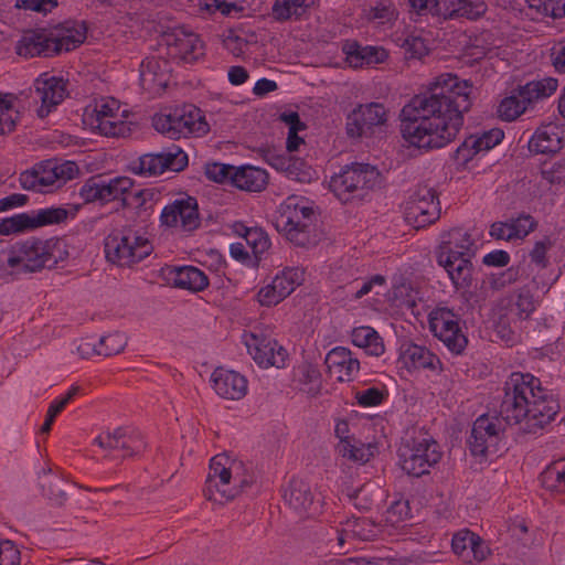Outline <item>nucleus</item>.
Listing matches in <instances>:
<instances>
[{
    "mask_svg": "<svg viewBox=\"0 0 565 565\" xmlns=\"http://www.w3.org/2000/svg\"><path fill=\"white\" fill-rule=\"evenodd\" d=\"M78 194L83 199L84 204L97 201L102 203L100 174L89 177L81 186Z\"/></svg>",
    "mask_w": 565,
    "mask_h": 565,
    "instance_id": "obj_52",
    "label": "nucleus"
},
{
    "mask_svg": "<svg viewBox=\"0 0 565 565\" xmlns=\"http://www.w3.org/2000/svg\"><path fill=\"white\" fill-rule=\"evenodd\" d=\"M33 228L32 217L28 213L15 214L11 217L3 218L0 222V235H10Z\"/></svg>",
    "mask_w": 565,
    "mask_h": 565,
    "instance_id": "obj_41",
    "label": "nucleus"
},
{
    "mask_svg": "<svg viewBox=\"0 0 565 565\" xmlns=\"http://www.w3.org/2000/svg\"><path fill=\"white\" fill-rule=\"evenodd\" d=\"M382 174L375 166L352 162L344 166L338 174L331 177L329 186L343 203L364 196L381 186Z\"/></svg>",
    "mask_w": 565,
    "mask_h": 565,
    "instance_id": "obj_4",
    "label": "nucleus"
},
{
    "mask_svg": "<svg viewBox=\"0 0 565 565\" xmlns=\"http://www.w3.org/2000/svg\"><path fill=\"white\" fill-rule=\"evenodd\" d=\"M535 391L543 392L540 379L530 373L513 372L505 382L504 396L499 414L508 425H518L527 420L530 398Z\"/></svg>",
    "mask_w": 565,
    "mask_h": 565,
    "instance_id": "obj_3",
    "label": "nucleus"
},
{
    "mask_svg": "<svg viewBox=\"0 0 565 565\" xmlns=\"http://www.w3.org/2000/svg\"><path fill=\"white\" fill-rule=\"evenodd\" d=\"M355 108L361 110L360 114L363 117V124L367 125L372 132L374 127L382 126L387 120L386 110L380 103L361 104Z\"/></svg>",
    "mask_w": 565,
    "mask_h": 565,
    "instance_id": "obj_40",
    "label": "nucleus"
},
{
    "mask_svg": "<svg viewBox=\"0 0 565 565\" xmlns=\"http://www.w3.org/2000/svg\"><path fill=\"white\" fill-rule=\"evenodd\" d=\"M47 239L29 237L14 243L9 250L8 265L18 273H38L46 269Z\"/></svg>",
    "mask_w": 565,
    "mask_h": 565,
    "instance_id": "obj_9",
    "label": "nucleus"
},
{
    "mask_svg": "<svg viewBox=\"0 0 565 565\" xmlns=\"http://www.w3.org/2000/svg\"><path fill=\"white\" fill-rule=\"evenodd\" d=\"M63 486V479L60 476L52 473L51 469H44L42 471V475L40 476V487L43 495L46 497L53 505H64L67 495Z\"/></svg>",
    "mask_w": 565,
    "mask_h": 565,
    "instance_id": "obj_29",
    "label": "nucleus"
},
{
    "mask_svg": "<svg viewBox=\"0 0 565 565\" xmlns=\"http://www.w3.org/2000/svg\"><path fill=\"white\" fill-rule=\"evenodd\" d=\"M436 253L437 263L448 273L457 289L469 288L472 284L473 266L470 258L475 255V242L470 234L461 228L448 232Z\"/></svg>",
    "mask_w": 565,
    "mask_h": 565,
    "instance_id": "obj_2",
    "label": "nucleus"
},
{
    "mask_svg": "<svg viewBox=\"0 0 565 565\" xmlns=\"http://www.w3.org/2000/svg\"><path fill=\"white\" fill-rule=\"evenodd\" d=\"M360 113V109L354 108L347 117L345 129L350 138L369 137L372 135L369 126L363 124V117Z\"/></svg>",
    "mask_w": 565,
    "mask_h": 565,
    "instance_id": "obj_50",
    "label": "nucleus"
},
{
    "mask_svg": "<svg viewBox=\"0 0 565 565\" xmlns=\"http://www.w3.org/2000/svg\"><path fill=\"white\" fill-rule=\"evenodd\" d=\"M402 359L408 370L435 369V354L422 345L407 344L402 351Z\"/></svg>",
    "mask_w": 565,
    "mask_h": 565,
    "instance_id": "obj_31",
    "label": "nucleus"
},
{
    "mask_svg": "<svg viewBox=\"0 0 565 565\" xmlns=\"http://www.w3.org/2000/svg\"><path fill=\"white\" fill-rule=\"evenodd\" d=\"M471 87L468 81L445 73L415 95L401 111V134L412 146L420 149L443 148L452 141L469 111Z\"/></svg>",
    "mask_w": 565,
    "mask_h": 565,
    "instance_id": "obj_1",
    "label": "nucleus"
},
{
    "mask_svg": "<svg viewBox=\"0 0 565 565\" xmlns=\"http://www.w3.org/2000/svg\"><path fill=\"white\" fill-rule=\"evenodd\" d=\"M286 177L299 182H307L311 179V168L307 162L298 157L291 156L290 162L285 167Z\"/></svg>",
    "mask_w": 565,
    "mask_h": 565,
    "instance_id": "obj_48",
    "label": "nucleus"
},
{
    "mask_svg": "<svg viewBox=\"0 0 565 565\" xmlns=\"http://www.w3.org/2000/svg\"><path fill=\"white\" fill-rule=\"evenodd\" d=\"M351 338L355 347L364 349L370 355L380 356L385 351L383 339L372 327L362 326L354 328L351 332Z\"/></svg>",
    "mask_w": 565,
    "mask_h": 565,
    "instance_id": "obj_26",
    "label": "nucleus"
},
{
    "mask_svg": "<svg viewBox=\"0 0 565 565\" xmlns=\"http://www.w3.org/2000/svg\"><path fill=\"white\" fill-rule=\"evenodd\" d=\"M96 128L106 137H125L130 129L122 121H113L110 117L96 118Z\"/></svg>",
    "mask_w": 565,
    "mask_h": 565,
    "instance_id": "obj_53",
    "label": "nucleus"
},
{
    "mask_svg": "<svg viewBox=\"0 0 565 565\" xmlns=\"http://www.w3.org/2000/svg\"><path fill=\"white\" fill-rule=\"evenodd\" d=\"M19 113L13 109L12 103L0 107V135H7L15 129Z\"/></svg>",
    "mask_w": 565,
    "mask_h": 565,
    "instance_id": "obj_59",
    "label": "nucleus"
},
{
    "mask_svg": "<svg viewBox=\"0 0 565 565\" xmlns=\"http://www.w3.org/2000/svg\"><path fill=\"white\" fill-rule=\"evenodd\" d=\"M475 540H479V535L468 529L457 532L451 540L454 553L468 558L470 555V547L473 545Z\"/></svg>",
    "mask_w": 565,
    "mask_h": 565,
    "instance_id": "obj_46",
    "label": "nucleus"
},
{
    "mask_svg": "<svg viewBox=\"0 0 565 565\" xmlns=\"http://www.w3.org/2000/svg\"><path fill=\"white\" fill-rule=\"evenodd\" d=\"M17 7L40 12L45 15L57 7V0H17Z\"/></svg>",
    "mask_w": 565,
    "mask_h": 565,
    "instance_id": "obj_60",
    "label": "nucleus"
},
{
    "mask_svg": "<svg viewBox=\"0 0 565 565\" xmlns=\"http://www.w3.org/2000/svg\"><path fill=\"white\" fill-rule=\"evenodd\" d=\"M405 54L409 58H422L428 53L425 40L419 36H407L402 43Z\"/></svg>",
    "mask_w": 565,
    "mask_h": 565,
    "instance_id": "obj_57",
    "label": "nucleus"
},
{
    "mask_svg": "<svg viewBox=\"0 0 565 565\" xmlns=\"http://www.w3.org/2000/svg\"><path fill=\"white\" fill-rule=\"evenodd\" d=\"M188 154L172 143L156 153H146L134 162L131 170L139 175H159L166 171L180 172L188 167Z\"/></svg>",
    "mask_w": 565,
    "mask_h": 565,
    "instance_id": "obj_8",
    "label": "nucleus"
},
{
    "mask_svg": "<svg viewBox=\"0 0 565 565\" xmlns=\"http://www.w3.org/2000/svg\"><path fill=\"white\" fill-rule=\"evenodd\" d=\"M287 239L296 246L306 248L315 244L310 236L309 224L300 221H296L294 227L288 228Z\"/></svg>",
    "mask_w": 565,
    "mask_h": 565,
    "instance_id": "obj_51",
    "label": "nucleus"
},
{
    "mask_svg": "<svg viewBox=\"0 0 565 565\" xmlns=\"http://www.w3.org/2000/svg\"><path fill=\"white\" fill-rule=\"evenodd\" d=\"M226 460V454H218L214 456L210 461V472L205 481V489H204V495L210 501H217L218 498L212 491V487L216 488V491L220 494V499L225 500H233L239 494L238 490L235 489H220V486L216 481V476L221 473L222 468H225L224 466H220V460Z\"/></svg>",
    "mask_w": 565,
    "mask_h": 565,
    "instance_id": "obj_27",
    "label": "nucleus"
},
{
    "mask_svg": "<svg viewBox=\"0 0 565 565\" xmlns=\"http://www.w3.org/2000/svg\"><path fill=\"white\" fill-rule=\"evenodd\" d=\"M46 269H53L58 263L64 262L68 257V252L61 238L52 237L47 239Z\"/></svg>",
    "mask_w": 565,
    "mask_h": 565,
    "instance_id": "obj_47",
    "label": "nucleus"
},
{
    "mask_svg": "<svg viewBox=\"0 0 565 565\" xmlns=\"http://www.w3.org/2000/svg\"><path fill=\"white\" fill-rule=\"evenodd\" d=\"M271 17L278 22H285L292 18L300 20L294 0H276L271 7Z\"/></svg>",
    "mask_w": 565,
    "mask_h": 565,
    "instance_id": "obj_54",
    "label": "nucleus"
},
{
    "mask_svg": "<svg viewBox=\"0 0 565 565\" xmlns=\"http://www.w3.org/2000/svg\"><path fill=\"white\" fill-rule=\"evenodd\" d=\"M167 61H159L156 57H146L140 63V83L151 88L153 86H166V66Z\"/></svg>",
    "mask_w": 565,
    "mask_h": 565,
    "instance_id": "obj_28",
    "label": "nucleus"
},
{
    "mask_svg": "<svg viewBox=\"0 0 565 565\" xmlns=\"http://www.w3.org/2000/svg\"><path fill=\"white\" fill-rule=\"evenodd\" d=\"M267 183L268 173L253 166L236 167L232 174V185L243 191L260 192Z\"/></svg>",
    "mask_w": 565,
    "mask_h": 565,
    "instance_id": "obj_23",
    "label": "nucleus"
},
{
    "mask_svg": "<svg viewBox=\"0 0 565 565\" xmlns=\"http://www.w3.org/2000/svg\"><path fill=\"white\" fill-rule=\"evenodd\" d=\"M558 412L559 404L546 394L545 388H543V392L535 391V397L530 398L527 420L522 427L523 433L536 434L554 420Z\"/></svg>",
    "mask_w": 565,
    "mask_h": 565,
    "instance_id": "obj_13",
    "label": "nucleus"
},
{
    "mask_svg": "<svg viewBox=\"0 0 565 565\" xmlns=\"http://www.w3.org/2000/svg\"><path fill=\"white\" fill-rule=\"evenodd\" d=\"M20 551L13 542L6 540L1 542L0 565H19Z\"/></svg>",
    "mask_w": 565,
    "mask_h": 565,
    "instance_id": "obj_61",
    "label": "nucleus"
},
{
    "mask_svg": "<svg viewBox=\"0 0 565 565\" xmlns=\"http://www.w3.org/2000/svg\"><path fill=\"white\" fill-rule=\"evenodd\" d=\"M67 83L63 77L43 73L34 81V89L41 102L57 106L67 95Z\"/></svg>",
    "mask_w": 565,
    "mask_h": 565,
    "instance_id": "obj_22",
    "label": "nucleus"
},
{
    "mask_svg": "<svg viewBox=\"0 0 565 565\" xmlns=\"http://www.w3.org/2000/svg\"><path fill=\"white\" fill-rule=\"evenodd\" d=\"M38 171L41 173V186L53 185L57 180H72L79 173L76 162H61L58 159L41 161L38 163Z\"/></svg>",
    "mask_w": 565,
    "mask_h": 565,
    "instance_id": "obj_21",
    "label": "nucleus"
},
{
    "mask_svg": "<svg viewBox=\"0 0 565 565\" xmlns=\"http://www.w3.org/2000/svg\"><path fill=\"white\" fill-rule=\"evenodd\" d=\"M203 44L199 39V35L186 31L184 35H182L181 42L177 49V54L184 62H195L200 55L203 54Z\"/></svg>",
    "mask_w": 565,
    "mask_h": 565,
    "instance_id": "obj_38",
    "label": "nucleus"
},
{
    "mask_svg": "<svg viewBox=\"0 0 565 565\" xmlns=\"http://www.w3.org/2000/svg\"><path fill=\"white\" fill-rule=\"evenodd\" d=\"M298 381L305 386L302 391L309 396L316 397L320 394L322 387L321 373L316 365L308 362L299 365Z\"/></svg>",
    "mask_w": 565,
    "mask_h": 565,
    "instance_id": "obj_34",
    "label": "nucleus"
},
{
    "mask_svg": "<svg viewBox=\"0 0 565 565\" xmlns=\"http://www.w3.org/2000/svg\"><path fill=\"white\" fill-rule=\"evenodd\" d=\"M430 330L456 354L462 353L468 344L467 337L459 327L457 315L448 308L437 309L429 320Z\"/></svg>",
    "mask_w": 565,
    "mask_h": 565,
    "instance_id": "obj_11",
    "label": "nucleus"
},
{
    "mask_svg": "<svg viewBox=\"0 0 565 565\" xmlns=\"http://www.w3.org/2000/svg\"><path fill=\"white\" fill-rule=\"evenodd\" d=\"M107 439L115 440L116 443H122L126 441L125 439H128V443L132 446H141V435L135 430L129 429L127 427H117L114 430L107 429Z\"/></svg>",
    "mask_w": 565,
    "mask_h": 565,
    "instance_id": "obj_58",
    "label": "nucleus"
},
{
    "mask_svg": "<svg viewBox=\"0 0 565 565\" xmlns=\"http://www.w3.org/2000/svg\"><path fill=\"white\" fill-rule=\"evenodd\" d=\"M213 388L226 399H241L247 392L246 379L235 371L217 367L212 373Z\"/></svg>",
    "mask_w": 565,
    "mask_h": 565,
    "instance_id": "obj_17",
    "label": "nucleus"
},
{
    "mask_svg": "<svg viewBox=\"0 0 565 565\" xmlns=\"http://www.w3.org/2000/svg\"><path fill=\"white\" fill-rule=\"evenodd\" d=\"M354 439L351 438L350 440H342L337 446V451L343 457L348 458L352 461H360L365 462L367 461V455L363 447L355 446L352 441Z\"/></svg>",
    "mask_w": 565,
    "mask_h": 565,
    "instance_id": "obj_56",
    "label": "nucleus"
},
{
    "mask_svg": "<svg viewBox=\"0 0 565 565\" xmlns=\"http://www.w3.org/2000/svg\"><path fill=\"white\" fill-rule=\"evenodd\" d=\"M408 2L418 14L430 13L444 19L477 20L487 11L483 0H408Z\"/></svg>",
    "mask_w": 565,
    "mask_h": 565,
    "instance_id": "obj_6",
    "label": "nucleus"
},
{
    "mask_svg": "<svg viewBox=\"0 0 565 565\" xmlns=\"http://www.w3.org/2000/svg\"><path fill=\"white\" fill-rule=\"evenodd\" d=\"M105 255L108 262L121 266L134 264L132 235L131 230L128 233L114 231L104 239Z\"/></svg>",
    "mask_w": 565,
    "mask_h": 565,
    "instance_id": "obj_18",
    "label": "nucleus"
},
{
    "mask_svg": "<svg viewBox=\"0 0 565 565\" xmlns=\"http://www.w3.org/2000/svg\"><path fill=\"white\" fill-rule=\"evenodd\" d=\"M33 228L42 226L61 224L68 217V211L62 206L42 209L36 214L31 215Z\"/></svg>",
    "mask_w": 565,
    "mask_h": 565,
    "instance_id": "obj_39",
    "label": "nucleus"
},
{
    "mask_svg": "<svg viewBox=\"0 0 565 565\" xmlns=\"http://www.w3.org/2000/svg\"><path fill=\"white\" fill-rule=\"evenodd\" d=\"M330 373L337 374L340 382L352 381L360 370V362L352 356L349 349L337 347L332 349L326 356L324 361Z\"/></svg>",
    "mask_w": 565,
    "mask_h": 565,
    "instance_id": "obj_19",
    "label": "nucleus"
},
{
    "mask_svg": "<svg viewBox=\"0 0 565 565\" xmlns=\"http://www.w3.org/2000/svg\"><path fill=\"white\" fill-rule=\"evenodd\" d=\"M152 126L170 139L188 137L191 134L205 135L210 131L201 109L192 104L175 107L168 114H156Z\"/></svg>",
    "mask_w": 565,
    "mask_h": 565,
    "instance_id": "obj_5",
    "label": "nucleus"
},
{
    "mask_svg": "<svg viewBox=\"0 0 565 565\" xmlns=\"http://www.w3.org/2000/svg\"><path fill=\"white\" fill-rule=\"evenodd\" d=\"M303 280V271L298 268H287L276 275L271 281V289L277 288L278 299L281 301L288 297Z\"/></svg>",
    "mask_w": 565,
    "mask_h": 565,
    "instance_id": "obj_32",
    "label": "nucleus"
},
{
    "mask_svg": "<svg viewBox=\"0 0 565 565\" xmlns=\"http://www.w3.org/2000/svg\"><path fill=\"white\" fill-rule=\"evenodd\" d=\"M489 438L483 433H475V424L472 425L470 436L467 440L468 447L473 456H483L488 449Z\"/></svg>",
    "mask_w": 565,
    "mask_h": 565,
    "instance_id": "obj_62",
    "label": "nucleus"
},
{
    "mask_svg": "<svg viewBox=\"0 0 565 565\" xmlns=\"http://www.w3.org/2000/svg\"><path fill=\"white\" fill-rule=\"evenodd\" d=\"M67 34L54 35L53 46H57L58 54L63 51L68 52L79 46L86 39L87 25L85 22L78 23L73 30L66 28Z\"/></svg>",
    "mask_w": 565,
    "mask_h": 565,
    "instance_id": "obj_35",
    "label": "nucleus"
},
{
    "mask_svg": "<svg viewBox=\"0 0 565 565\" xmlns=\"http://www.w3.org/2000/svg\"><path fill=\"white\" fill-rule=\"evenodd\" d=\"M553 242L547 236H545L542 241H537L529 254L531 262L540 268H546L550 264L546 253L553 247Z\"/></svg>",
    "mask_w": 565,
    "mask_h": 565,
    "instance_id": "obj_55",
    "label": "nucleus"
},
{
    "mask_svg": "<svg viewBox=\"0 0 565 565\" xmlns=\"http://www.w3.org/2000/svg\"><path fill=\"white\" fill-rule=\"evenodd\" d=\"M407 218H414L416 227H424L440 217L438 193L433 186L418 184L411 194L407 206Z\"/></svg>",
    "mask_w": 565,
    "mask_h": 565,
    "instance_id": "obj_10",
    "label": "nucleus"
},
{
    "mask_svg": "<svg viewBox=\"0 0 565 565\" xmlns=\"http://www.w3.org/2000/svg\"><path fill=\"white\" fill-rule=\"evenodd\" d=\"M53 32L46 28L25 30L18 41L17 54L23 57H52L58 55L57 46H53Z\"/></svg>",
    "mask_w": 565,
    "mask_h": 565,
    "instance_id": "obj_14",
    "label": "nucleus"
},
{
    "mask_svg": "<svg viewBox=\"0 0 565 565\" xmlns=\"http://www.w3.org/2000/svg\"><path fill=\"white\" fill-rule=\"evenodd\" d=\"M558 86V81L554 77H544L527 82L519 86L520 96L532 104L539 99L550 97Z\"/></svg>",
    "mask_w": 565,
    "mask_h": 565,
    "instance_id": "obj_30",
    "label": "nucleus"
},
{
    "mask_svg": "<svg viewBox=\"0 0 565 565\" xmlns=\"http://www.w3.org/2000/svg\"><path fill=\"white\" fill-rule=\"evenodd\" d=\"M134 184V180L128 177H116L106 181L100 175L102 204L119 200L120 196L130 192Z\"/></svg>",
    "mask_w": 565,
    "mask_h": 565,
    "instance_id": "obj_33",
    "label": "nucleus"
},
{
    "mask_svg": "<svg viewBox=\"0 0 565 565\" xmlns=\"http://www.w3.org/2000/svg\"><path fill=\"white\" fill-rule=\"evenodd\" d=\"M343 52L347 55V62L354 68L383 63L387 58V53L384 49L362 46L356 41H347L343 45Z\"/></svg>",
    "mask_w": 565,
    "mask_h": 565,
    "instance_id": "obj_20",
    "label": "nucleus"
},
{
    "mask_svg": "<svg viewBox=\"0 0 565 565\" xmlns=\"http://www.w3.org/2000/svg\"><path fill=\"white\" fill-rule=\"evenodd\" d=\"M388 397V391L385 386L369 387L365 391H356L354 398L356 403L362 407H374L381 405Z\"/></svg>",
    "mask_w": 565,
    "mask_h": 565,
    "instance_id": "obj_44",
    "label": "nucleus"
},
{
    "mask_svg": "<svg viewBox=\"0 0 565 565\" xmlns=\"http://www.w3.org/2000/svg\"><path fill=\"white\" fill-rule=\"evenodd\" d=\"M537 222L530 214H521L516 218H512L509 225L507 241L514 238H524L531 232L535 231Z\"/></svg>",
    "mask_w": 565,
    "mask_h": 565,
    "instance_id": "obj_42",
    "label": "nucleus"
},
{
    "mask_svg": "<svg viewBox=\"0 0 565 565\" xmlns=\"http://www.w3.org/2000/svg\"><path fill=\"white\" fill-rule=\"evenodd\" d=\"M402 469L409 476L422 477L439 462L441 452L433 439H413L398 451Z\"/></svg>",
    "mask_w": 565,
    "mask_h": 565,
    "instance_id": "obj_7",
    "label": "nucleus"
},
{
    "mask_svg": "<svg viewBox=\"0 0 565 565\" xmlns=\"http://www.w3.org/2000/svg\"><path fill=\"white\" fill-rule=\"evenodd\" d=\"M170 274L172 275L170 279L175 288L196 292L209 286L206 275L194 266L174 268Z\"/></svg>",
    "mask_w": 565,
    "mask_h": 565,
    "instance_id": "obj_24",
    "label": "nucleus"
},
{
    "mask_svg": "<svg viewBox=\"0 0 565 565\" xmlns=\"http://www.w3.org/2000/svg\"><path fill=\"white\" fill-rule=\"evenodd\" d=\"M475 433H483L489 439L498 440L499 428L488 415H481L475 420Z\"/></svg>",
    "mask_w": 565,
    "mask_h": 565,
    "instance_id": "obj_63",
    "label": "nucleus"
},
{
    "mask_svg": "<svg viewBox=\"0 0 565 565\" xmlns=\"http://www.w3.org/2000/svg\"><path fill=\"white\" fill-rule=\"evenodd\" d=\"M160 222L168 227L177 226L180 222L184 231L192 232L200 226L198 201L193 196L177 199L163 207Z\"/></svg>",
    "mask_w": 565,
    "mask_h": 565,
    "instance_id": "obj_12",
    "label": "nucleus"
},
{
    "mask_svg": "<svg viewBox=\"0 0 565 565\" xmlns=\"http://www.w3.org/2000/svg\"><path fill=\"white\" fill-rule=\"evenodd\" d=\"M284 499L297 512H306L313 504L311 488L302 480H291L284 492Z\"/></svg>",
    "mask_w": 565,
    "mask_h": 565,
    "instance_id": "obj_25",
    "label": "nucleus"
},
{
    "mask_svg": "<svg viewBox=\"0 0 565 565\" xmlns=\"http://www.w3.org/2000/svg\"><path fill=\"white\" fill-rule=\"evenodd\" d=\"M152 252V246L150 242L136 234L132 235V253L131 258H134V264L141 262Z\"/></svg>",
    "mask_w": 565,
    "mask_h": 565,
    "instance_id": "obj_64",
    "label": "nucleus"
},
{
    "mask_svg": "<svg viewBox=\"0 0 565 565\" xmlns=\"http://www.w3.org/2000/svg\"><path fill=\"white\" fill-rule=\"evenodd\" d=\"M245 241L256 257L266 252L270 246L267 233L260 227H250L245 236Z\"/></svg>",
    "mask_w": 565,
    "mask_h": 565,
    "instance_id": "obj_49",
    "label": "nucleus"
},
{
    "mask_svg": "<svg viewBox=\"0 0 565 565\" xmlns=\"http://www.w3.org/2000/svg\"><path fill=\"white\" fill-rule=\"evenodd\" d=\"M518 94H513L512 96L505 97L501 100L498 113L500 118L507 121H512L516 119L521 114H523L527 107L531 105L523 97L520 96L519 88L516 89Z\"/></svg>",
    "mask_w": 565,
    "mask_h": 565,
    "instance_id": "obj_37",
    "label": "nucleus"
},
{
    "mask_svg": "<svg viewBox=\"0 0 565 565\" xmlns=\"http://www.w3.org/2000/svg\"><path fill=\"white\" fill-rule=\"evenodd\" d=\"M128 338L125 333L115 331L102 337L98 344L94 345V353L97 355L110 356L119 354L126 348Z\"/></svg>",
    "mask_w": 565,
    "mask_h": 565,
    "instance_id": "obj_36",
    "label": "nucleus"
},
{
    "mask_svg": "<svg viewBox=\"0 0 565 565\" xmlns=\"http://www.w3.org/2000/svg\"><path fill=\"white\" fill-rule=\"evenodd\" d=\"M531 9L553 19L565 18V0H526Z\"/></svg>",
    "mask_w": 565,
    "mask_h": 565,
    "instance_id": "obj_43",
    "label": "nucleus"
},
{
    "mask_svg": "<svg viewBox=\"0 0 565 565\" xmlns=\"http://www.w3.org/2000/svg\"><path fill=\"white\" fill-rule=\"evenodd\" d=\"M235 169L236 167L232 164L212 162L205 164L204 173L213 182L232 184V174Z\"/></svg>",
    "mask_w": 565,
    "mask_h": 565,
    "instance_id": "obj_45",
    "label": "nucleus"
},
{
    "mask_svg": "<svg viewBox=\"0 0 565 565\" xmlns=\"http://www.w3.org/2000/svg\"><path fill=\"white\" fill-rule=\"evenodd\" d=\"M246 347L248 353L259 366L281 367L285 364L287 352L275 340L252 333L249 340H246Z\"/></svg>",
    "mask_w": 565,
    "mask_h": 565,
    "instance_id": "obj_15",
    "label": "nucleus"
},
{
    "mask_svg": "<svg viewBox=\"0 0 565 565\" xmlns=\"http://www.w3.org/2000/svg\"><path fill=\"white\" fill-rule=\"evenodd\" d=\"M565 143V129L548 122L539 127L529 141V150L535 153L548 154L558 152Z\"/></svg>",
    "mask_w": 565,
    "mask_h": 565,
    "instance_id": "obj_16",
    "label": "nucleus"
}]
</instances>
